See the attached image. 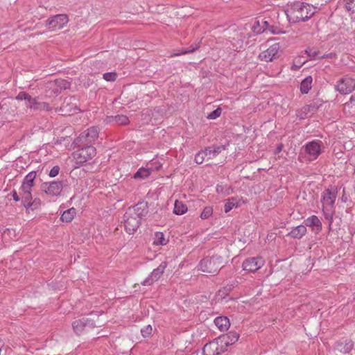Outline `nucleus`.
<instances>
[{
  "instance_id": "f03ea898",
  "label": "nucleus",
  "mask_w": 355,
  "mask_h": 355,
  "mask_svg": "<svg viewBox=\"0 0 355 355\" xmlns=\"http://www.w3.org/2000/svg\"><path fill=\"white\" fill-rule=\"evenodd\" d=\"M316 12V8L306 3L295 2L290 8V22L308 21Z\"/></svg>"
},
{
  "instance_id": "49530a36",
  "label": "nucleus",
  "mask_w": 355,
  "mask_h": 355,
  "mask_svg": "<svg viewBox=\"0 0 355 355\" xmlns=\"http://www.w3.org/2000/svg\"><path fill=\"white\" fill-rule=\"evenodd\" d=\"M195 51V48L189 50V51H181L180 53H173L172 54L171 56V57H174V56H178V55H184V54H187V53H191V52H193Z\"/></svg>"
},
{
  "instance_id": "79ce46f5",
  "label": "nucleus",
  "mask_w": 355,
  "mask_h": 355,
  "mask_svg": "<svg viewBox=\"0 0 355 355\" xmlns=\"http://www.w3.org/2000/svg\"><path fill=\"white\" fill-rule=\"evenodd\" d=\"M259 19L260 21V24L261 25V28H263V32L269 29L270 26H269L268 22L266 20H265V19H263L261 17H259Z\"/></svg>"
},
{
  "instance_id": "6e6552de",
  "label": "nucleus",
  "mask_w": 355,
  "mask_h": 355,
  "mask_svg": "<svg viewBox=\"0 0 355 355\" xmlns=\"http://www.w3.org/2000/svg\"><path fill=\"white\" fill-rule=\"evenodd\" d=\"M265 264L264 259L261 257H253L245 259L242 263V268L248 272H255Z\"/></svg>"
},
{
  "instance_id": "5701e85b",
  "label": "nucleus",
  "mask_w": 355,
  "mask_h": 355,
  "mask_svg": "<svg viewBox=\"0 0 355 355\" xmlns=\"http://www.w3.org/2000/svg\"><path fill=\"white\" fill-rule=\"evenodd\" d=\"M339 2L349 13L351 18H353L352 15L355 13V0H340Z\"/></svg>"
},
{
  "instance_id": "2eb2a0df",
  "label": "nucleus",
  "mask_w": 355,
  "mask_h": 355,
  "mask_svg": "<svg viewBox=\"0 0 355 355\" xmlns=\"http://www.w3.org/2000/svg\"><path fill=\"white\" fill-rule=\"evenodd\" d=\"M304 150L310 159H315L321 153V146L318 141H312L305 145Z\"/></svg>"
},
{
  "instance_id": "2f4dec72",
  "label": "nucleus",
  "mask_w": 355,
  "mask_h": 355,
  "mask_svg": "<svg viewBox=\"0 0 355 355\" xmlns=\"http://www.w3.org/2000/svg\"><path fill=\"white\" fill-rule=\"evenodd\" d=\"M252 31L256 34H259L261 33H263V28H261V25L260 24V21L259 18H257L252 25Z\"/></svg>"
},
{
  "instance_id": "423d86ee",
  "label": "nucleus",
  "mask_w": 355,
  "mask_h": 355,
  "mask_svg": "<svg viewBox=\"0 0 355 355\" xmlns=\"http://www.w3.org/2000/svg\"><path fill=\"white\" fill-rule=\"evenodd\" d=\"M266 49L259 53L258 58L261 61L271 62L279 57L281 46L279 43H273L266 46Z\"/></svg>"
},
{
  "instance_id": "f704fd0d",
  "label": "nucleus",
  "mask_w": 355,
  "mask_h": 355,
  "mask_svg": "<svg viewBox=\"0 0 355 355\" xmlns=\"http://www.w3.org/2000/svg\"><path fill=\"white\" fill-rule=\"evenodd\" d=\"M221 113H222L221 108L218 107L217 109H216L215 110H214L213 112L209 113L208 114V116H207V118L208 119H216L221 115Z\"/></svg>"
},
{
  "instance_id": "58836bf2",
  "label": "nucleus",
  "mask_w": 355,
  "mask_h": 355,
  "mask_svg": "<svg viewBox=\"0 0 355 355\" xmlns=\"http://www.w3.org/2000/svg\"><path fill=\"white\" fill-rule=\"evenodd\" d=\"M306 53H307L308 56L310 57L311 58H316L319 54L318 51H315L312 49H309L306 50Z\"/></svg>"
},
{
  "instance_id": "3c124183",
  "label": "nucleus",
  "mask_w": 355,
  "mask_h": 355,
  "mask_svg": "<svg viewBox=\"0 0 355 355\" xmlns=\"http://www.w3.org/2000/svg\"><path fill=\"white\" fill-rule=\"evenodd\" d=\"M160 167H161V164H159V166H157V167H156V168H157V170H159Z\"/></svg>"
},
{
  "instance_id": "39448f33",
  "label": "nucleus",
  "mask_w": 355,
  "mask_h": 355,
  "mask_svg": "<svg viewBox=\"0 0 355 355\" xmlns=\"http://www.w3.org/2000/svg\"><path fill=\"white\" fill-rule=\"evenodd\" d=\"M96 154V148L92 146H88L73 153V157L76 164H82L92 159Z\"/></svg>"
},
{
  "instance_id": "09e8293b",
  "label": "nucleus",
  "mask_w": 355,
  "mask_h": 355,
  "mask_svg": "<svg viewBox=\"0 0 355 355\" xmlns=\"http://www.w3.org/2000/svg\"><path fill=\"white\" fill-rule=\"evenodd\" d=\"M270 32L273 34H279L280 33H285V31H275V30H270Z\"/></svg>"
},
{
  "instance_id": "f3484780",
  "label": "nucleus",
  "mask_w": 355,
  "mask_h": 355,
  "mask_svg": "<svg viewBox=\"0 0 355 355\" xmlns=\"http://www.w3.org/2000/svg\"><path fill=\"white\" fill-rule=\"evenodd\" d=\"M128 211H129L132 215L137 216V218L141 220V218L147 214L148 209L146 204L138 203L134 207H130L128 209Z\"/></svg>"
},
{
  "instance_id": "b1692460",
  "label": "nucleus",
  "mask_w": 355,
  "mask_h": 355,
  "mask_svg": "<svg viewBox=\"0 0 355 355\" xmlns=\"http://www.w3.org/2000/svg\"><path fill=\"white\" fill-rule=\"evenodd\" d=\"M188 211V207L183 202L176 200L174 203L173 213L176 215H183Z\"/></svg>"
},
{
  "instance_id": "473e14b6",
  "label": "nucleus",
  "mask_w": 355,
  "mask_h": 355,
  "mask_svg": "<svg viewBox=\"0 0 355 355\" xmlns=\"http://www.w3.org/2000/svg\"><path fill=\"white\" fill-rule=\"evenodd\" d=\"M205 158H206V153H205V150H202V151L198 152L195 155V162L196 164H200L204 162Z\"/></svg>"
},
{
  "instance_id": "7ed1b4c3",
  "label": "nucleus",
  "mask_w": 355,
  "mask_h": 355,
  "mask_svg": "<svg viewBox=\"0 0 355 355\" xmlns=\"http://www.w3.org/2000/svg\"><path fill=\"white\" fill-rule=\"evenodd\" d=\"M338 189L336 187L331 186L326 189L322 193V210L324 218L331 223L335 212L334 203L337 197Z\"/></svg>"
},
{
  "instance_id": "9d476101",
  "label": "nucleus",
  "mask_w": 355,
  "mask_h": 355,
  "mask_svg": "<svg viewBox=\"0 0 355 355\" xmlns=\"http://www.w3.org/2000/svg\"><path fill=\"white\" fill-rule=\"evenodd\" d=\"M63 189L62 182L61 181H52L44 182L41 185V189L47 196L51 197H55L60 196Z\"/></svg>"
},
{
  "instance_id": "1a4fd4ad",
  "label": "nucleus",
  "mask_w": 355,
  "mask_h": 355,
  "mask_svg": "<svg viewBox=\"0 0 355 355\" xmlns=\"http://www.w3.org/2000/svg\"><path fill=\"white\" fill-rule=\"evenodd\" d=\"M96 327L94 322L88 318H81L76 320L72 323V327L78 335H81L84 332H88Z\"/></svg>"
},
{
  "instance_id": "864d4df0",
  "label": "nucleus",
  "mask_w": 355,
  "mask_h": 355,
  "mask_svg": "<svg viewBox=\"0 0 355 355\" xmlns=\"http://www.w3.org/2000/svg\"><path fill=\"white\" fill-rule=\"evenodd\" d=\"M342 200H343V202H345V201H346V198H343H343H342Z\"/></svg>"
},
{
  "instance_id": "f257e3e1",
  "label": "nucleus",
  "mask_w": 355,
  "mask_h": 355,
  "mask_svg": "<svg viewBox=\"0 0 355 355\" xmlns=\"http://www.w3.org/2000/svg\"><path fill=\"white\" fill-rule=\"evenodd\" d=\"M35 179L36 172H30L24 178L20 187L21 203L27 214L38 209L42 205V202L40 198H35V199H33L32 189L35 186Z\"/></svg>"
},
{
  "instance_id": "c756f323",
  "label": "nucleus",
  "mask_w": 355,
  "mask_h": 355,
  "mask_svg": "<svg viewBox=\"0 0 355 355\" xmlns=\"http://www.w3.org/2000/svg\"><path fill=\"white\" fill-rule=\"evenodd\" d=\"M151 173V169L149 168H140L134 175L135 179H146Z\"/></svg>"
},
{
  "instance_id": "5fc2aeb1",
  "label": "nucleus",
  "mask_w": 355,
  "mask_h": 355,
  "mask_svg": "<svg viewBox=\"0 0 355 355\" xmlns=\"http://www.w3.org/2000/svg\"><path fill=\"white\" fill-rule=\"evenodd\" d=\"M216 190H217L218 192L219 191V187L218 186L217 187Z\"/></svg>"
},
{
  "instance_id": "20e7f679",
  "label": "nucleus",
  "mask_w": 355,
  "mask_h": 355,
  "mask_svg": "<svg viewBox=\"0 0 355 355\" xmlns=\"http://www.w3.org/2000/svg\"><path fill=\"white\" fill-rule=\"evenodd\" d=\"M226 263L223 257L214 254L202 259L197 266L199 271L205 273L216 275Z\"/></svg>"
},
{
  "instance_id": "72a5a7b5",
  "label": "nucleus",
  "mask_w": 355,
  "mask_h": 355,
  "mask_svg": "<svg viewBox=\"0 0 355 355\" xmlns=\"http://www.w3.org/2000/svg\"><path fill=\"white\" fill-rule=\"evenodd\" d=\"M152 331H153V328H152L151 325H150V324L144 327L141 329V335L144 338L150 337V335L152 334Z\"/></svg>"
},
{
  "instance_id": "ddd939ff",
  "label": "nucleus",
  "mask_w": 355,
  "mask_h": 355,
  "mask_svg": "<svg viewBox=\"0 0 355 355\" xmlns=\"http://www.w3.org/2000/svg\"><path fill=\"white\" fill-rule=\"evenodd\" d=\"M239 338V334L236 331H230L227 334H223L217 338V340L220 343L225 352L227 350L229 346L234 344L238 341Z\"/></svg>"
},
{
  "instance_id": "4468645a",
  "label": "nucleus",
  "mask_w": 355,
  "mask_h": 355,
  "mask_svg": "<svg viewBox=\"0 0 355 355\" xmlns=\"http://www.w3.org/2000/svg\"><path fill=\"white\" fill-rule=\"evenodd\" d=\"M224 352V348L222 347L217 338L207 343L203 347V355H220Z\"/></svg>"
},
{
  "instance_id": "8fccbe9b",
  "label": "nucleus",
  "mask_w": 355,
  "mask_h": 355,
  "mask_svg": "<svg viewBox=\"0 0 355 355\" xmlns=\"http://www.w3.org/2000/svg\"><path fill=\"white\" fill-rule=\"evenodd\" d=\"M298 68V66L295 65V64H293L292 67H291V69H293V70H295Z\"/></svg>"
},
{
  "instance_id": "a19ab883",
  "label": "nucleus",
  "mask_w": 355,
  "mask_h": 355,
  "mask_svg": "<svg viewBox=\"0 0 355 355\" xmlns=\"http://www.w3.org/2000/svg\"><path fill=\"white\" fill-rule=\"evenodd\" d=\"M166 266V264L165 263H162L156 270H155L153 272V275H155L157 274H162L164 272V270Z\"/></svg>"
},
{
  "instance_id": "c9c22d12",
  "label": "nucleus",
  "mask_w": 355,
  "mask_h": 355,
  "mask_svg": "<svg viewBox=\"0 0 355 355\" xmlns=\"http://www.w3.org/2000/svg\"><path fill=\"white\" fill-rule=\"evenodd\" d=\"M116 122L121 125H127L129 123V119L126 116L118 115L114 117Z\"/></svg>"
},
{
  "instance_id": "6ab92c4d",
  "label": "nucleus",
  "mask_w": 355,
  "mask_h": 355,
  "mask_svg": "<svg viewBox=\"0 0 355 355\" xmlns=\"http://www.w3.org/2000/svg\"><path fill=\"white\" fill-rule=\"evenodd\" d=\"M27 107L32 110H49V105L48 103L44 102H39L37 98H32L30 96L28 99Z\"/></svg>"
},
{
  "instance_id": "9b49d317",
  "label": "nucleus",
  "mask_w": 355,
  "mask_h": 355,
  "mask_svg": "<svg viewBox=\"0 0 355 355\" xmlns=\"http://www.w3.org/2000/svg\"><path fill=\"white\" fill-rule=\"evenodd\" d=\"M68 17L66 15H57L47 19L46 25L51 31L63 28L68 23Z\"/></svg>"
},
{
  "instance_id": "a18cd8bd",
  "label": "nucleus",
  "mask_w": 355,
  "mask_h": 355,
  "mask_svg": "<svg viewBox=\"0 0 355 355\" xmlns=\"http://www.w3.org/2000/svg\"><path fill=\"white\" fill-rule=\"evenodd\" d=\"M57 83L59 84L63 89H67L69 86V83L64 80H57Z\"/></svg>"
},
{
  "instance_id": "bb28decb",
  "label": "nucleus",
  "mask_w": 355,
  "mask_h": 355,
  "mask_svg": "<svg viewBox=\"0 0 355 355\" xmlns=\"http://www.w3.org/2000/svg\"><path fill=\"white\" fill-rule=\"evenodd\" d=\"M306 232V227L304 225H300L292 229L290 232V235L292 237L300 239Z\"/></svg>"
},
{
  "instance_id": "cd10ccee",
  "label": "nucleus",
  "mask_w": 355,
  "mask_h": 355,
  "mask_svg": "<svg viewBox=\"0 0 355 355\" xmlns=\"http://www.w3.org/2000/svg\"><path fill=\"white\" fill-rule=\"evenodd\" d=\"M240 205V200L236 198H229L225 204L224 211L225 213L231 211L234 207H238Z\"/></svg>"
},
{
  "instance_id": "412c9836",
  "label": "nucleus",
  "mask_w": 355,
  "mask_h": 355,
  "mask_svg": "<svg viewBox=\"0 0 355 355\" xmlns=\"http://www.w3.org/2000/svg\"><path fill=\"white\" fill-rule=\"evenodd\" d=\"M354 346L352 340H345V342H338L336 343L334 349L341 353H349Z\"/></svg>"
},
{
  "instance_id": "603ef678",
  "label": "nucleus",
  "mask_w": 355,
  "mask_h": 355,
  "mask_svg": "<svg viewBox=\"0 0 355 355\" xmlns=\"http://www.w3.org/2000/svg\"><path fill=\"white\" fill-rule=\"evenodd\" d=\"M242 46H243V41H241L240 45H239V47L241 48V47H242Z\"/></svg>"
},
{
  "instance_id": "c03bdc74",
  "label": "nucleus",
  "mask_w": 355,
  "mask_h": 355,
  "mask_svg": "<svg viewBox=\"0 0 355 355\" xmlns=\"http://www.w3.org/2000/svg\"><path fill=\"white\" fill-rule=\"evenodd\" d=\"M320 58H321V59H324V58H329V59L336 58V54L335 53H327V54H324V55H322L321 57H320Z\"/></svg>"
},
{
  "instance_id": "dca6fc26",
  "label": "nucleus",
  "mask_w": 355,
  "mask_h": 355,
  "mask_svg": "<svg viewBox=\"0 0 355 355\" xmlns=\"http://www.w3.org/2000/svg\"><path fill=\"white\" fill-rule=\"evenodd\" d=\"M98 137V130L91 127L80 135V140L85 144H92Z\"/></svg>"
},
{
  "instance_id": "aec40b11",
  "label": "nucleus",
  "mask_w": 355,
  "mask_h": 355,
  "mask_svg": "<svg viewBox=\"0 0 355 355\" xmlns=\"http://www.w3.org/2000/svg\"><path fill=\"white\" fill-rule=\"evenodd\" d=\"M214 324L220 331H226L230 327V319L226 316H219L215 318Z\"/></svg>"
},
{
  "instance_id": "4c0bfd02",
  "label": "nucleus",
  "mask_w": 355,
  "mask_h": 355,
  "mask_svg": "<svg viewBox=\"0 0 355 355\" xmlns=\"http://www.w3.org/2000/svg\"><path fill=\"white\" fill-rule=\"evenodd\" d=\"M30 95L28 94L26 92H21L18 94V95L16 97L17 100H26L27 102L28 101V99H30Z\"/></svg>"
},
{
  "instance_id": "c85d7f7f",
  "label": "nucleus",
  "mask_w": 355,
  "mask_h": 355,
  "mask_svg": "<svg viewBox=\"0 0 355 355\" xmlns=\"http://www.w3.org/2000/svg\"><path fill=\"white\" fill-rule=\"evenodd\" d=\"M225 148L223 146H218L214 148H208L205 149V153H206V157L207 159H212L215 157L218 153L221 152L222 150H224Z\"/></svg>"
},
{
  "instance_id": "37998d69",
  "label": "nucleus",
  "mask_w": 355,
  "mask_h": 355,
  "mask_svg": "<svg viewBox=\"0 0 355 355\" xmlns=\"http://www.w3.org/2000/svg\"><path fill=\"white\" fill-rule=\"evenodd\" d=\"M355 102V94L352 95L349 101L345 103L344 107L346 109L347 107L350 108L353 105V103Z\"/></svg>"
},
{
  "instance_id": "4be33fe9",
  "label": "nucleus",
  "mask_w": 355,
  "mask_h": 355,
  "mask_svg": "<svg viewBox=\"0 0 355 355\" xmlns=\"http://www.w3.org/2000/svg\"><path fill=\"white\" fill-rule=\"evenodd\" d=\"M168 242V236H166L163 232H157L155 234L153 243L154 245H166Z\"/></svg>"
},
{
  "instance_id": "ea45409f",
  "label": "nucleus",
  "mask_w": 355,
  "mask_h": 355,
  "mask_svg": "<svg viewBox=\"0 0 355 355\" xmlns=\"http://www.w3.org/2000/svg\"><path fill=\"white\" fill-rule=\"evenodd\" d=\"M59 172H60V168L58 166H55L51 169V171L49 173V175L51 178H54L59 174Z\"/></svg>"
},
{
  "instance_id": "de8ad7c7",
  "label": "nucleus",
  "mask_w": 355,
  "mask_h": 355,
  "mask_svg": "<svg viewBox=\"0 0 355 355\" xmlns=\"http://www.w3.org/2000/svg\"><path fill=\"white\" fill-rule=\"evenodd\" d=\"M12 198L15 201L18 202L20 200L19 196L17 194V193L15 191H13L12 193Z\"/></svg>"
},
{
  "instance_id": "e433bc0d",
  "label": "nucleus",
  "mask_w": 355,
  "mask_h": 355,
  "mask_svg": "<svg viewBox=\"0 0 355 355\" xmlns=\"http://www.w3.org/2000/svg\"><path fill=\"white\" fill-rule=\"evenodd\" d=\"M117 74L115 72H107L103 74V78L107 81L113 82L116 79Z\"/></svg>"
},
{
  "instance_id": "a211bd4d",
  "label": "nucleus",
  "mask_w": 355,
  "mask_h": 355,
  "mask_svg": "<svg viewBox=\"0 0 355 355\" xmlns=\"http://www.w3.org/2000/svg\"><path fill=\"white\" fill-rule=\"evenodd\" d=\"M305 227H311L315 233H318L322 230V223L317 216L313 215L304 220Z\"/></svg>"
},
{
  "instance_id": "f8f14e48",
  "label": "nucleus",
  "mask_w": 355,
  "mask_h": 355,
  "mask_svg": "<svg viewBox=\"0 0 355 355\" xmlns=\"http://www.w3.org/2000/svg\"><path fill=\"white\" fill-rule=\"evenodd\" d=\"M140 225V220L129 211L124 214V228L129 234H134Z\"/></svg>"
},
{
  "instance_id": "a878e982",
  "label": "nucleus",
  "mask_w": 355,
  "mask_h": 355,
  "mask_svg": "<svg viewBox=\"0 0 355 355\" xmlns=\"http://www.w3.org/2000/svg\"><path fill=\"white\" fill-rule=\"evenodd\" d=\"M76 215V210L75 208L72 207V208H70V209L64 211L62 213V214L60 217V219L63 222L69 223L74 218Z\"/></svg>"
},
{
  "instance_id": "7c9ffc66",
  "label": "nucleus",
  "mask_w": 355,
  "mask_h": 355,
  "mask_svg": "<svg viewBox=\"0 0 355 355\" xmlns=\"http://www.w3.org/2000/svg\"><path fill=\"white\" fill-rule=\"evenodd\" d=\"M213 214V208L211 206L205 207L202 211L200 214V218L202 220H205L211 217Z\"/></svg>"
},
{
  "instance_id": "393cba45",
  "label": "nucleus",
  "mask_w": 355,
  "mask_h": 355,
  "mask_svg": "<svg viewBox=\"0 0 355 355\" xmlns=\"http://www.w3.org/2000/svg\"><path fill=\"white\" fill-rule=\"evenodd\" d=\"M313 78L311 76L306 77L300 84V92L302 94H308L309 90L311 89V83Z\"/></svg>"
},
{
  "instance_id": "0eeeda50",
  "label": "nucleus",
  "mask_w": 355,
  "mask_h": 355,
  "mask_svg": "<svg viewBox=\"0 0 355 355\" xmlns=\"http://www.w3.org/2000/svg\"><path fill=\"white\" fill-rule=\"evenodd\" d=\"M335 89L341 94H350L355 89V79L345 76L336 82Z\"/></svg>"
}]
</instances>
